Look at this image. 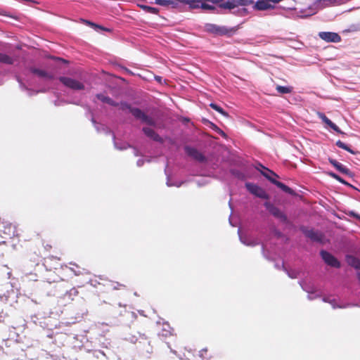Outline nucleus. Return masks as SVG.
<instances>
[{
  "mask_svg": "<svg viewBox=\"0 0 360 360\" xmlns=\"http://www.w3.org/2000/svg\"><path fill=\"white\" fill-rule=\"evenodd\" d=\"M124 340L135 345L137 352L144 357H150L153 352L150 340L144 333L129 334L124 338Z\"/></svg>",
  "mask_w": 360,
  "mask_h": 360,
  "instance_id": "nucleus-1",
  "label": "nucleus"
},
{
  "mask_svg": "<svg viewBox=\"0 0 360 360\" xmlns=\"http://www.w3.org/2000/svg\"><path fill=\"white\" fill-rule=\"evenodd\" d=\"M118 106L120 107V109L122 111L128 110L136 120H141V122L145 123L149 126H155L156 123L154 119L150 116L146 115L140 108L132 107L127 101H121L120 103H119Z\"/></svg>",
  "mask_w": 360,
  "mask_h": 360,
  "instance_id": "nucleus-2",
  "label": "nucleus"
},
{
  "mask_svg": "<svg viewBox=\"0 0 360 360\" xmlns=\"http://www.w3.org/2000/svg\"><path fill=\"white\" fill-rule=\"evenodd\" d=\"M300 230L307 238H309L311 241L320 243H323L324 235L321 232L316 231L314 229H309L305 226H301L300 227Z\"/></svg>",
  "mask_w": 360,
  "mask_h": 360,
  "instance_id": "nucleus-3",
  "label": "nucleus"
},
{
  "mask_svg": "<svg viewBox=\"0 0 360 360\" xmlns=\"http://www.w3.org/2000/svg\"><path fill=\"white\" fill-rule=\"evenodd\" d=\"M264 207L271 215L278 219L282 223L286 224L289 223L287 215L272 203L266 202Z\"/></svg>",
  "mask_w": 360,
  "mask_h": 360,
  "instance_id": "nucleus-4",
  "label": "nucleus"
},
{
  "mask_svg": "<svg viewBox=\"0 0 360 360\" xmlns=\"http://www.w3.org/2000/svg\"><path fill=\"white\" fill-rule=\"evenodd\" d=\"M245 188L251 194L257 198L264 200H267L269 198V195L266 192L256 184L247 182L245 183Z\"/></svg>",
  "mask_w": 360,
  "mask_h": 360,
  "instance_id": "nucleus-5",
  "label": "nucleus"
},
{
  "mask_svg": "<svg viewBox=\"0 0 360 360\" xmlns=\"http://www.w3.org/2000/svg\"><path fill=\"white\" fill-rule=\"evenodd\" d=\"M58 80L65 86L73 90H82L84 89V85L78 80L65 76L58 77Z\"/></svg>",
  "mask_w": 360,
  "mask_h": 360,
  "instance_id": "nucleus-6",
  "label": "nucleus"
},
{
  "mask_svg": "<svg viewBox=\"0 0 360 360\" xmlns=\"http://www.w3.org/2000/svg\"><path fill=\"white\" fill-rule=\"evenodd\" d=\"M0 231L5 235L4 238H11L18 236L16 227L13 226L10 222L0 220Z\"/></svg>",
  "mask_w": 360,
  "mask_h": 360,
  "instance_id": "nucleus-7",
  "label": "nucleus"
},
{
  "mask_svg": "<svg viewBox=\"0 0 360 360\" xmlns=\"http://www.w3.org/2000/svg\"><path fill=\"white\" fill-rule=\"evenodd\" d=\"M254 0H227L226 2L220 4V7L225 9H234L238 6H247L252 5Z\"/></svg>",
  "mask_w": 360,
  "mask_h": 360,
  "instance_id": "nucleus-8",
  "label": "nucleus"
},
{
  "mask_svg": "<svg viewBox=\"0 0 360 360\" xmlns=\"http://www.w3.org/2000/svg\"><path fill=\"white\" fill-rule=\"evenodd\" d=\"M320 256L327 265L338 269L341 266L339 260L327 250H321L320 251Z\"/></svg>",
  "mask_w": 360,
  "mask_h": 360,
  "instance_id": "nucleus-9",
  "label": "nucleus"
},
{
  "mask_svg": "<svg viewBox=\"0 0 360 360\" xmlns=\"http://www.w3.org/2000/svg\"><path fill=\"white\" fill-rule=\"evenodd\" d=\"M261 174L263 176H264L268 181H269L271 184L279 188L283 192L290 195H293L295 193L294 191L291 188H290L283 182L276 180L272 176L269 175L267 173L261 172Z\"/></svg>",
  "mask_w": 360,
  "mask_h": 360,
  "instance_id": "nucleus-10",
  "label": "nucleus"
},
{
  "mask_svg": "<svg viewBox=\"0 0 360 360\" xmlns=\"http://www.w3.org/2000/svg\"><path fill=\"white\" fill-rule=\"evenodd\" d=\"M261 174L263 176H264L268 181H269L271 184L279 188L283 192L290 195H293L295 193L294 191L291 188H290L283 182L276 180L272 176L269 175L267 173L261 172Z\"/></svg>",
  "mask_w": 360,
  "mask_h": 360,
  "instance_id": "nucleus-11",
  "label": "nucleus"
},
{
  "mask_svg": "<svg viewBox=\"0 0 360 360\" xmlns=\"http://www.w3.org/2000/svg\"><path fill=\"white\" fill-rule=\"evenodd\" d=\"M318 36L326 42L338 43L341 41L340 34L333 32H319Z\"/></svg>",
  "mask_w": 360,
  "mask_h": 360,
  "instance_id": "nucleus-12",
  "label": "nucleus"
},
{
  "mask_svg": "<svg viewBox=\"0 0 360 360\" xmlns=\"http://www.w3.org/2000/svg\"><path fill=\"white\" fill-rule=\"evenodd\" d=\"M184 150H185V153L188 156L191 157L192 158H193L195 160H198V162H204L206 161L205 156L194 147L186 146L184 147Z\"/></svg>",
  "mask_w": 360,
  "mask_h": 360,
  "instance_id": "nucleus-13",
  "label": "nucleus"
},
{
  "mask_svg": "<svg viewBox=\"0 0 360 360\" xmlns=\"http://www.w3.org/2000/svg\"><path fill=\"white\" fill-rule=\"evenodd\" d=\"M28 70L31 73L37 75L39 78H43L47 80H53L54 79L53 75L51 72H49L44 70H41L36 67H29Z\"/></svg>",
  "mask_w": 360,
  "mask_h": 360,
  "instance_id": "nucleus-14",
  "label": "nucleus"
},
{
  "mask_svg": "<svg viewBox=\"0 0 360 360\" xmlns=\"http://www.w3.org/2000/svg\"><path fill=\"white\" fill-rule=\"evenodd\" d=\"M206 30L210 33L220 36L226 35L229 33V30L226 27L219 26L214 24H207Z\"/></svg>",
  "mask_w": 360,
  "mask_h": 360,
  "instance_id": "nucleus-15",
  "label": "nucleus"
},
{
  "mask_svg": "<svg viewBox=\"0 0 360 360\" xmlns=\"http://www.w3.org/2000/svg\"><path fill=\"white\" fill-rule=\"evenodd\" d=\"M328 162L331 165H333L338 171L348 176L352 177L354 174L351 172L347 167L343 165L342 163L339 162L335 159L328 158Z\"/></svg>",
  "mask_w": 360,
  "mask_h": 360,
  "instance_id": "nucleus-16",
  "label": "nucleus"
},
{
  "mask_svg": "<svg viewBox=\"0 0 360 360\" xmlns=\"http://www.w3.org/2000/svg\"><path fill=\"white\" fill-rule=\"evenodd\" d=\"M238 233L240 241L243 244L248 245V246H252V247L255 246L259 244V243L256 240L252 238L250 236H248L247 234L242 233L240 228H239L238 229Z\"/></svg>",
  "mask_w": 360,
  "mask_h": 360,
  "instance_id": "nucleus-17",
  "label": "nucleus"
},
{
  "mask_svg": "<svg viewBox=\"0 0 360 360\" xmlns=\"http://www.w3.org/2000/svg\"><path fill=\"white\" fill-rule=\"evenodd\" d=\"M252 8L257 11H266L273 8L274 6L269 4V0H258L256 2L254 1Z\"/></svg>",
  "mask_w": 360,
  "mask_h": 360,
  "instance_id": "nucleus-18",
  "label": "nucleus"
},
{
  "mask_svg": "<svg viewBox=\"0 0 360 360\" xmlns=\"http://www.w3.org/2000/svg\"><path fill=\"white\" fill-rule=\"evenodd\" d=\"M142 131L144 134L150 139L158 143H163V139L153 129L148 127H143Z\"/></svg>",
  "mask_w": 360,
  "mask_h": 360,
  "instance_id": "nucleus-19",
  "label": "nucleus"
},
{
  "mask_svg": "<svg viewBox=\"0 0 360 360\" xmlns=\"http://www.w3.org/2000/svg\"><path fill=\"white\" fill-rule=\"evenodd\" d=\"M16 80L19 83L20 88L22 91H26L27 95L32 96L33 95L37 94L39 92H43L44 91H34L32 89L28 88L25 84L23 82L22 79L19 76H15Z\"/></svg>",
  "mask_w": 360,
  "mask_h": 360,
  "instance_id": "nucleus-20",
  "label": "nucleus"
},
{
  "mask_svg": "<svg viewBox=\"0 0 360 360\" xmlns=\"http://www.w3.org/2000/svg\"><path fill=\"white\" fill-rule=\"evenodd\" d=\"M97 99L101 101L103 103L108 104L110 106L117 107L119 105V103L112 99L110 97L104 95L102 93L97 94L96 95Z\"/></svg>",
  "mask_w": 360,
  "mask_h": 360,
  "instance_id": "nucleus-21",
  "label": "nucleus"
},
{
  "mask_svg": "<svg viewBox=\"0 0 360 360\" xmlns=\"http://www.w3.org/2000/svg\"><path fill=\"white\" fill-rule=\"evenodd\" d=\"M345 260L347 263L354 268L356 270H360V259L352 255H347L345 256Z\"/></svg>",
  "mask_w": 360,
  "mask_h": 360,
  "instance_id": "nucleus-22",
  "label": "nucleus"
},
{
  "mask_svg": "<svg viewBox=\"0 0 360 360\" xmlns=\"http://www.w3.org/2000/svg\"><path fill=\"white\" fill-rule=\"evenodd\" d=\"M155 4L172 8H176L179 6V3L176 0H155Z\"/></svg>",
  "mask_w": 360,
  "mask_h": 360,
  "instance_id": "nucleus-23",
  "label": "nucleus"
},
{
  "mask_svg": "<svg viewBox=\"0 0 360 360\" xmlns=\"http://www.w3.org/2000/svg\"><path fill=\"white\" fill-rule=\"evenodd\" d=\"M167 167H168V165L167 164L166 167L165 169V175L167 176V182H166L167 186L169 187H170V186L180 187L183 184V181H172V179L170 178V174L167 169Z\"/></svg>",
  "mask_w": 360,
  "mask_h": 360,
  "instance_id": "nucleus-24",
  "label": "nucleus"
},
{
  "mask_svg": "<svg viewBox=\"0 0 360 360\" xmlns=\"http://www.w3.org/2000/svg\"><path fill=\"white\" fill-rule=\"evenodd\" d=\"M229 172L232 176L240 181H244L247 178V176L244 172L235 168L230 169Z\"/></svg>",
  "mask_w": 360,
  "mask_h": 360,
  "instance_id": "nucleus-25",
  "label": "nucleus"
},
{
  "mask_svg": "<svg viewBox=\"0 0 360 360\" xmlns=\"http://www.w3.org/2000/svg\"><path fill=\"white\" fill-rule=\"evenodd\" d=\"M91 122H93L97 131H98V132L103 131L108 134H112V131L111 130H110L107 127H105V125H103L102 124L96 122L94 117L91 119Z\"/></svg>",
  "mask_w": 360,
  "mask_h": 360,
  "instance_id": "nucleus-26",
  "label": "nucleus"
},
{
  "mask_svg": "<svg viewBox=\"0 0 360 360\" xmlns=\"http://www.w3.org/2000/svg\"><path fill=\"white\" fill-rule=\"evenodd\" d=\"M255 168L257 171H259L260 173H261V172H263L267 173L269 175L274 176H276V177H278V176L274 172H273L272 170L268 169L267 167L264 166L260 162L257 163V165H255Z\"/></svg>",
  "mask_w": 360,
  "mask_h": 360,
  "instance_id": "nucleus-27",
  "label": "nucleus"
},
{
  "mask_svg": "<svg viewBox=\"0 0 360 360\" xmlns=\"http://www.w3.org/2000/svg\"><path fill=\"white\" fill-rule=\"evenodd\" d=\"M111 134L112 135V139L114 141V146L117 149L122 150H125L130 147V145H129L128 143H127L125 142L117 141L115 139V136L113 132Z\"/></svg>",
  "mask_w": 360,
  "mask_h": 360,
  "instance_id": "nucleus-28",
  "label": "nucleus"
},
{
  "mask_svg": "<svg viewBox=\"0 0 360 360\" xmlns=\"http://www.w3.org/2000/svg\"><path fill=\"white\" fill-rule=\"evenodd\" d=\"M85 23L90 26L91 28H93L94 30L99 32L100 30L106 31V32H110V30L109 28L105 27L102 25L96 24L93 22H91L89 20H85Z\"/></svg>",
  "mask_w": 360,
  "mask_h": 360,
  "instance_id": "nucleus-29",
  "label": "nucleus"
},
{
  "mask_svg": "<svg viewBox=\"0 0 360 360\" xmlns=\"http://www.w3.org/2000/svg\"><path fill=\"white\" fill-rule=\"evenodd\" d=\"M177 2L189 5L191 8H199L200 0H176Z\"/></svg>",
  "mask_w": 360,
  "mask_h": 360,
  "instance_id": "nucleus-30",
  "label": "nucleus"
},
{
  "mask_svg": "<svg viewBox=\"0 0 360 360\" xmlns=\"http://www.w3.org/2000/svg\"><path fill=\"white\" fill-rule=\"evenodd\" d=\"M14 60L10 56L0 52V63L6 65H12Z\"/></svg>",
  "mask_w": 360,
  "mask_h": 360,
  "instance_id": "nucleus-31",
  "label": "nucleus"
},
{
  "mask_svg": "<svg viewBox=\"0 0 360 360\" xmlns=\"http://www.w3.org/2000/svg\"><path fill=\"white\" fill-rule=\"evenodd\" d=\"M329 175L333 177L334 179L337 180L338 181H339L340 183H341L343 185H345L347 186H349L350 188H355L354 186H353L352 184H350L349 183H348L347 181H346L344 179H342L340 176H339L338 174L334 173V172H330L329 173Z\"/></svg>",
  "mask_w": 360,
  "mask_h": 360,
  "instance_id": "nucleus-32",
  "label": "nucleus"
},
{
  "mask_svg": "<svg viewBox=\"0 0 360 360\" xmlns=\"http://www.w3.org/2000/svg\"><path fill=\"white\" fill-rule=\"evenodd\" d=\"M276 89L278 91V93L281 94H290L292 91L293 88L292 86H281V85H276Z\"/></svg>",
  "mask_w": 360,
  "mask_h": 360,
  "instance_id": "nucleus-33",
  "label": "nucleus"
},
{
  "mask_svg": "<svg viewBox=\"0 0 360 360\" xmlns=\"http://www.w3.org/2000/svg\"><path fill=\"white\" fill-rule=\"evenodd\" d=\"M323 301L325 302L330 303L332 305L333 309H336V308H346V307H349L350 305L349 304H345V305H338V304H336L335 300H334V299L330 300L328 297H323Z\"/></svg>",
  "mask_w": 360,
  "mask_h": 360,
  "instance_id": "nucleus-34",
  "label": "nucleus"
},
{
  "mask_svg": "<svg viewBox=\"0 0 360 360\" xmlns=\"http://www.w3.org/2000/svg\"><path fill=\"white\" fill-rule=\"evenodd\" d=\"M335 145L338 147L347 150V152L350 153L351 154H356V152L354 150H352L348 145H347L344 142L341 141L340 140L337 141L335 143Z\"/></svg>",
  "mask_w": 360,
  "mask_h": 360,
  "instance_id": "nucleus-35",
  "label": "nucleus"
},
{
  "mask_svg": "<svg viewBox=\"0 0 360 360\" xmlns=\"http://www.w3.org/2000/svg\"><path fill=\"white\" fill-rule=\"evenodd\" d=\"M210 108H212L213 110H216L221 115H224V117H228V113L219 105L214 103H211L210 104Z\"/></svg>",
  "mask_w": 360,
  "mask_h": 360,
  "instance_id": "nucleus-36",
  "label": "nucleus"
},
{
  "mask_svg": "<svg viewBox=\"0 0 360 360\" xmlns=\"http://www.w3.org/2000/svg\"><path fill=\"white\" fill-rule=\"evenodd\" d=\"M300 285L303 290L307 292V293L311 292V290H314L315 288L313 285H311L309 283H307L306 281H300Z\"/></svg>",
  "mask_w": 360,
  "mask_h": 360,
  "instance_id": "nucleus-37",
  "label": "nucleus"
},
{
  "mask_svg": "<svg viewBox=\"0 0 360 360\" xmlns=\"http://www.w3.org/2000/svg\"><path fill=\"white\" fill-rule=\"evenodd\" d=\"M140 6L145 11L152 13V14H157L159 11L158 8H155V7H152V6H146V5H141Z\"/></svg>",
  "mask_w": 360,
  "mask_h": 360,
  "instance_id": "nucleus-38",
  "label": "nucleus"
},
{
  "mask_svg": "<svg viewBox=\"0 0 360 360\" xmlns=\"http://www.w3.org/2000/svg\"><path fill=\"white\" fill-rule=\"evenodd\" d=\"M172 335V330H171V328L169 325H166L165 326L164 328L162 329V332L160 333H159V335L160 336H163V337H167L168 335Z\"/></svg>",
  "mask_w": 360,
  "mask_h": 360,
  "instance_id": "nucleus-39",
  "label": "nucleus"
},
{
  "mask_svg": "<svg viewBox=\"0 0 360 360\" xmlns=\"http://www.w3.org/2000/svg\"><path fill=\"white\" fill-rule=\"evenodd\" d=\"M318 115L319 117L323 121V122L330 127L333 122L323 112H319Z\"/></svg>",
  "mask_w": 360,
  "mask_h": 360,
  "instance_id": "nucleus-40",
  "label": "nucleus"
},
{
  "mask_svg": "<svg viewBox=\"0 0 360 360\" xmlns=\"http://www.w3.org/2000/svg\"><path fill=\"white\" fill-rule=\"evenodd\" d=\"M282 267L283 269V270L287 273V274L288 275V276L291 278H297V273L295 271H293V270H288L285 266H284V263L282 262Z\"/></svg>",
  "mask_w": 360,
  "mask_h": 360,
  "instance_id": "nucleus-41",
  "label": "nucleus"
},
{
  "mask_svg": "<svg viewBox=\"0 0 360 360\" xmlns=\"http://www.w3.org/2000/svg\"><path fill=\"white\" fill-rule=\"evenodd\" d=\"M199 8H201L203 10H209V11H212V10H215L216 9L214 6L210 5V4H209L207 3H205V2H202V1L200 3V7Z\"/></svg>",
  "mask_w": 360,
  "mask_h": 360,
  "instance_id": "nucleus-42",
  "label": "nucleus"
},
{
  "mask_svg": "<svg viewBox=\"0 0 360 360\" xmlns=\"http://www.w3.org/2000/svg\"><path fill=\"white\" fill-rule=\"evenodd\" d=\"M78 295V290L75 288H72L70 291H68L65 293V296L68 297V298L73 300V297H75Z\"/></svg>",
  "mask_w": 360,
  "mask_h": 360,
  "instance_id": "nucleus-43",
  "label": "nucleus"
},
{
  "mask_svg": "<svg viewBox=\"0 0 360 360\" xmlns=\"http://www.w3.org/2000/svg\"><path fill=\"white\" fill-rule=\"evenodd\" d=\"M320 295L317 293L316 290L314 289L311 290V292L308 293L307 297L309 300H313L317 297H319Z\"/></svg>",
  "mask_w": 360,
  "mask_h": 360,
  "instance_id": "nucleus-44",
  "label": "nucleus"
},
{
  "mask_svg": "<svg viewBox=\"0 0 360 360\" xmlns=\"http://www.w3.org/2000/svg\"><path fill=\"white\" fill-rule=\"evenodd\" d=\"M205 122H208L210 124V127H211L213 130H214V131H217V132H219V133H224V132L221 131V129H220L217 125H216L215 124H214V123H212V122H209V121H208V120H205L204 123H205Z\"/></svg>",
  "mask_w": 360,
  "mask_h": 360,
  "instance_id": "nucleus-45",
  "label": "nucleus"
},
{
  "mask_svg": "<svg viewBox=\"0 0 360 360\" xmlns=\"http://www.w3.org/2000/svg\"><path fill=\"white\" fill-rule=\"evenodd\" d=\"M330 127L338 134H343L341 129L334 122H332V124L330 125Z\"/></svg>",
  "mask_w": 360,
  "mask_h": 360,
  "instance_id": "nucleus-46",
  "label": "nucleus"
},
{
  "mask_svg": "<svg viewBox=\"0 0 360 360\" xmlns=\"http://www.w3.org/2000/svg\"><path fill=\"white\" fill-rule=\"evenodd\" d=\"M330 127L338 134H343L341 129L334 122H332V124L330 125Z\"/></svg>",
  "mask_w": 360,
  "mask_h": 360,
  "instance_id": "nucleus-47",
  "label": "nucleus"
},
{
  "mask_svg": "<svg viewBox=\"0 0 360 360\" xmlns=\"http://www.w3.org/2000/svg\"><path fill=\"white\" fill-rule=\"evenodd\" d=\"M238 13L239 15L244 16L246 15L248 13V9L245 8H242L240 9H238Z\"/></svg>",
  "mask_w": 360,
  "mask_h": 360,
  "instance_id": "nucleus-48",
  "label": "nucleus"
},
{
  "mask_svg": "<svg viewBox=\"0 0 360 360\" xmlns=\"http://www.w3.org/2000/svg\"><path fill=\"white\" fill-rule=\"evenodd\" d=\"M121 286H124V285H122V284H121V283H118V282H113V283H112V289H114V290H117V289H119V288H120V287H121Z\"/></svg>",
  "mask_w": 360,
  "mask_h": 360,
  "instance_id": "nucleus-49",
  "label": "nucleus"
},
{
  "mask_svg": "<svg viewBox=\"0 0 360 360\" xmlns=\"http://www.w3.org/2000/svg\"><path fill=\"white\" fill-rule=\"evenodd\" d=\"M349 215L350 217H354V218H356V219H359V220H360V214H359L356 213V212H354V211H350V212H349Z\"/></svg>",
  "mask_w": 360,
  "mask_h": 360,
  "instance_id": "nucleus-50",
  "label": "nucleus"
},
{
  "mask_svg": "<svg viewBox=\"0 0 360 360\" xmlns=\"http://www.w3.org/2000/svg\"><path fill=\"white\" fill-rule=\"evenodd\" d=\"M70 269L71 270V271L73 272V274L75 276H79V275H81L82 274V271L76 270V269H74L73 267H70Z\"/></svg>",
  "mask_w": 360,
  "mask_h": 360,
  "instance_id": "nucleus-51",
  "label": "nucleus"
},
{
  "mask_svg": "<svg viewBox=\"0 0 360 360\" xmlns=\"http://www.w3.org/2000/svg\"><path fill=\"white\" fill-rule=\"evenodd\" d=\"M145 162V160L143 159H139L136 162V165L138 167H142Z\"/></svg>",
  "mask_w": 360,
  "mask_h": 360,
  "instance_id": "nucleus-52",
  "label": "nucleus"
},
{
  "mask_svg": "<svg viewBox=\"0 0 360 360\" xmlns=\"http://www.w3.org/2000/svg\"><path fill=\"white\" fill-rule=\"evenodd\" d=\"M207 352V349H201L199 353H200V356L202 359H204V354Z\"/></svg>",
  "mask_w": 360,
  "mask_h": 360,
  "instance_id": "nucleus-53",
  "label": "nucleus"
},
{
  "mask_svg": "<svg viewBox=\"0 0 360 360\" xmlns=\"http://www.w3.org/2000/svg\"><path fill=\"white\" fill-rule=\"evenodd\" d=\"M6 314H4V311H0V322L3 321L5 318Z\"/></svg>",
  "mask_w": 360,
  "mask_h": 360,
  "instance_id": "nucleus-54",
  "label": "nucleus"
},
{
  "mask_svg": "<svg viewBox=\"0 0 360 360\" xmlns=\"http://www.w3.org/2000/svg\"><path fill=\"white\" fill-rule=\"evenodd\" d=\"M275 266H276V269H283V267H282V264H275Z\"/></svg>",
  "mask_w": 360,
  "mask_h": 360,
  "instance_id": "nucleus-55",
  "label": "nucleus"
},
{
  "mask_svg": "<svg viewBox=\"0 0 360 360\" xmlns=\"http://www.w3.org/2000/svg\"><path fill=\"white\" fill-rule=\"evenodd\" d=\"M155 80H156L157 82H161V80H162V77H160V76H155Z\"/></svg>",
  "mask_w": 360,
  "mask_h": 360,
  "instance_id": "nucleus-56",
  "label": "nucleus"
},
{
  "mask_svg": "<svg viewBox=\"0 0 360 360\" xmlns=\"http://www.w3.org/2000/svg\"><path fill=\"white\" fill-rule=\"evenodd\" d=\"M134 155H135L136 156H137V155H138V150H137L136 148H134Z\"/></svg>",
  "mask_w": 360,
  "mask_h": 360,
  "instance_id": "nucleus-57",
  "label": "nucleus"
},
{
  "mask_svg": "<svg viewBox=\"0 0 360 360\" xmlns=\"http://www.w3.org/2000/svg\"><path fill=\"white\" fill-rule=\"evenodd\" d=\"M70 264L73 265V266H76L77 269H79V266L75 263L70 262Z\"/></svg>",
  "mask_w": 360,
  "mask_h": 360,
  "instance_id": "nucleus-58",
  "label": "nucleus"
},
{
  "mask_svg": "<svg viewBox=\"0 0 360 360\" xmlns=\"http://www.w3.org/2000/svg\"><path fill=\"white\" fill-rule=\"evenodd\" d=\"M231 214L230 215V217H229V223H230V224H231L232 226H235V225H234V224L232 223V221H231Z\"/></svg>",
  "mask_w": 360,
  "mask_h": 360,
  "instance_id": "nucleus-59",
  "label": "nucleus"
},
{
  "mask_svg": "<svg viewBox=\"0 0 360 360\" xmlns=\"http://www.w3.org/2000/svg\"><path fill=\"white\" fill-rule=\"evenodd\" d=\"M357 278H358V279L360 281V272L357 274Z\"/></svg>",
  "mask_w": 360,
  "mask_h": 360,
  "instance_id": "nucleus-60",
  "label": "nucleus"
},
{
  "mask_svg": "<svg viewBox=\"0 0 360 360\" xmlns=\"http://www.w3.org/2000/svg\"><path fill=\"white\" fill-rule=\"evenodd\" d=\"M229 205L230 208H231V209H232V207H231V200H229Z\"/></svg>",
  "mask_w": 360,
  "mask_h": 360,
  "instance_id": "nucleus-61",
  "label": "nucleus"
},
{
  "mask_svg": "<svg viewBox=\"0 0 360 360\" xmlns=\"http://www.w3.org/2000/svg\"><path fill=\"white\" fill-rule=\"evenodd\" d=\"M276 234H277L278 236H280V235H281V232L278 231V232H276Z\"/></svg>",
  "mask_w": 360,
  "mask_h": 360,
  "instance_id": "nucleus-62",
  "label": "nucleus"
},
{
  "mask_svg": "<svg viewBox=\"0 0 360 360\" xmlns=\"http://www.w3.org/2000/svg\"><path fill=\"white\" fill-rule=\"evenodd\" d=\"M171 352H172V353H174V354H175V353H176V352H175L174 350L172 349H171Z\"/></svg>",
  "mask_w": 360,
  "mask_h": 360,
  "instance_id": "nucleus-63",
  "label": "nucleus"
},
{
  "mask_svg": "<svg viewBox=\"0 0 360 360\" xmlns=\"http://www.w3.org/2000/svg\"><path fill=\"white\" fill-rule=\"evenodd\" d=\"M5 243L4 241H1V242H0V244H1V243Z\"/></svg>",
  "mask_w": 360,
  "mask_h": 360,
  "instance_id": "nucleus-64",
  "label": "nucleus"
}]
</instances>
